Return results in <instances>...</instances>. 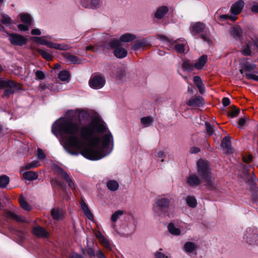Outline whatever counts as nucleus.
Instances as JSON below:
<instances>
[{
    "mask_svg": "<svg viewBox=\"0 0 258 258\" xmlns=\"http://www.w3.org/2000/svg\"><path fill=\"white\" fill-rule=\"evenodd\" d=\"M205 126L207 133L209 134V135H212L214 132V126L211 125L209 122H205Z\"/></svg>",
    "mask_w": 258,
    "mask_h": 258,
    "instance_id": "8fccbe9b",
    "label": "nucleus"
},
{
    "mask_svg": "<svg viewBox=\"0 0 258 258\" xmlns=\"http://www.w3.org/2000/svg\"><path fill=\"white\" fill-rule=\"evenodd\" d=\"M168 11L169 9L167 6H162L159 7L155 12L154 17L157 19H162Z\"/></svg>",
    "mask_w": 258,
    "mask_h": 258,
    "instance_id": "2eb2a0df",
    "label": "nucleus"
},
{
    "mask_svg": "<svg viewBox=\"0 0 258 258\" xmlns=\"http://www.w3.org/2000/svg\"><path fill=\"white\" fill-rule=\"evenodd\" d=\"M32 233L39 238H46L48 236V232L41 226H37L32 229Z\"/></svg>",
    "mask_w": 258,
    "mask_h": 258,
    "instance_id": "4468645a",
    "label": "nucleus"
},
{
    "mask_svg": "<svg viewBox=\"0 0 258 258\" xmlns=\"http://www.w3.org/2000/svg\"><path fill=\"white\" fill-rule=\"evenodd\" d=\"M35 75L37 78L39 80H43L45 78V74L40 71H37L35 72Z\"/></svg>",
    "mask_w": 258,
    "mask_h": 258,
    "instance_id": "13d9d810",
    "label": "nucleus"
},
{
    "mask_svg": "<svg viewBox=\"0 0 258 258\" xmlns=\"http://www.w3.org/2000/svg\"><path fill=\"white\" fill-rule=\"evenodd\" d=\"M168 229L169 232L172 235H179L180 234V229L176 228L172 223H170L168 224Z\"/></svg>",
    "mask_w": 258,
    "mask_h": 258,
    "instance_id": "f704fd0d",
    "label": "nucleus"
},
{
    "mask_svg": "<svg viewBox=\"0 0 258 258\" xmlns=\"http://www.w3.org/2000/svg\"><path fill=\"white\" fill-rule=\"evenodd\" d=\"M2 19L1 22L2 24L5 25H10L12 23V20L11 18L7 15L5 14H2Z\"/></svg>",
    "mask_w": 258,
    "mask_h": 258,
    "instance_id": "37998d69",
    "label": "nucleus"
},
{
    "mask_svg": "<svg viewBox=\"0 0 258 258\" xmlns=\"http://www.w3.org/2000/svg\"><path fill=\"white\" fill-rule=\"evenodd\" d=\"M155 258H168L167 256H166L163 253L159 251H157L154 253Z\"/></svg>",
    "mask_w": 258,
    "mask_h": 258,
    "instance_id": "680f3d73",
    "label": "nucleus"
},
{
    "mask_svg": "<svg viewBox=\"0 0 258 258\" xmlns=\"http://www.w3.org/2000/svg\"><path fill=\"white\" fill-rule=\"evenodd\" d=\"M207 61V56L206 55H202L194 64L195 67L198 70H201L203 69L204 65Z\"/></svg>",
    "mask_w": 258,
    "mask_h": 258,
    "instance_id": "393cba45",
    "label": "nucleus"
},
{
    "mask_svg": "<svg viewBox=\"0 0 258 258\" xmlns=\"http://www.w3.org/2000/svg\"><path fill=\"white\" fill-rule=\"evenodd\" d=\"M243 68L246 72H252L256 68V65L246 61L242 63Z\"/></svg>",
    "mask_w": 258,
    "mask_h": 258,
    "instance_id": "c9c22d12",
    "label": "nucleus"
},
{
    "mask_svg": "<svg viewBox=\"0 0 258 258\" xmlns=\"http://www.w3.org/2000/svg\"><path fill=\"white\" fill-rule=\"evenodd\" d=\"M222 103L224 106L226 107L230 104V100L227 97H224L222 99Z\"/></svg>",
    "mask_w": 258,
    "mask_h": 258,
    "instance_id": "338daca9",
    "label": "nucleus"
},
{
    "mask_svg": "<svg viewBox=\"0 0 258 258\" xmlns=\"http://www.w3.org/2000/svg\"><path fill=\"white\" fill-rule=\"evenodd\" d=\"M251 46V44L250 41L246 44L245 45H243L240 50L241 54L244 56H251L252 54L250 49Z\"/></svg>",
    "mask_w": 258,
    "mask_h": 258,
    "instance_id": "c85d7f7f",
    "label": "nucleus"
},
{
    "mask_svg": "<svg viewBox=\"0 0 258 258\" xmlns=\"http://www.w3.org/2000/svg\"><path fill=\"white\" fill-rule=\"evenodd\" d=\"M105 82L104 77L99 75H95L92 76L90 79L89 85L91 88L94 89H99L104 86Z\"/></svg>",
    "mask_w": 258,
    "mask_h": 258,
    "instance_id": "423d86ee",
    "label": "nucleus"
},
{
    "mask_svg": "<svg viewBox=\"0 0 258 258\" xmlns=\"http://www.w3.org/2000/svg\"><path fill=\"white\" fill-rule=\"evenodd\" d=\"M57 131L61 135L69 136L66 139L67 151L72 155L81 154L87 159L97 160L104 157L106 154L99 144V137L94 133L93 126H81L71 119H68L52 126V132L56 135Z\"/></svg>",
    "mask_w": 258,
    "mask_h": 258,
    "instance_id": "f257e3e1",
    "label": "nucleus"
},
{
    "mask_svg": "<svg viewBox=\"0 0 258 258\" xmlns=\"http://www.w3.org/2000/svg\"><path fill=\"white\" fill-rule=\"evenodd\" d=\"M102 0H81V5L87 9H97L102 5Z\"/></svg>",
    "mask_w": 258,
    "mask_h": 258,
    "instance_id": "6e6552de",
    "label": "nucleus"
},
{
    "mask_svg": "<svg viewBox=\"0 0 258 258\" xmlns=\"http://www.w3.org/2000/svg\"><path fill=\"white\" fill-rule=\"evenodd\" d=\"M230 108L231 109L229 111L228 115L231 117H234L236 116L240 112V109L234 105L231 106Z\"/></svg>",
    "mask_w": 258,
    "mask_h": 258,
    "instance_id": "e433bc0d",
    "label": "nucleus"
},
{
    "mask_svg": "<svg viewBox=\"0 0 258 258\" xmlns=\"http://www.w3.org/2000/svg\"><path fill=\"white\" fill-rule=\"evenodd\" d=\"M206 29V25L202 22H198L191 23L189 30L192 35L205 32Z\"/></svg>",
    "mask_w": 258,
    "mask_h": 258,
    "instance_id": "1a4fd4ad",
    "label": "nucleus"
},
{
    "mask_svg": "<svg viewBox=\"0 0 258 258\" xmlns=\"http://www.w3.org/2000/svg\"><path fill=\"white\" fill-rule=\"evenodd\" d=\"M252 156L251 155L245 156L243 157V160L246 163H249L252 160Z\"/></svg>",
    "mask_w": 258,
    "mask_h": 258,
    "instance_id": "0e129e2a",
    "label": "nucleus"
},
{
    "mask_svg": "<svg viewBox=\"0 0 258 258\" xmlns=\"http://www.w3.org/2000/svg\"><path fill=\"white\" fill-rule=\"evenodd\" d=\"M37 157L39 159H44L45 158V155L44 153L43 152L42 150L38 148L37 149Z\"/></svg>",
    "mask_w": 258,
    "mask_h": 258,
    "instance_id": "bf43d9fd",
    "label": "nucleus"
},
{
    "mask_svg": "<svg viewBox=\"0 0 258 258\" xmlns=\"http://www.w3.org/2000/svg\"><path fill=\"white\" fill-rule=\"evenodd\" d=\"M100 242L105 248L111 250V244L105 238H102V240L100 241Z\"/></svg>",
    "mask_w": 258,
    "mask_h": 258,
    "instance_id": "603ef678",
    "label": "nucleus"
},
{
    "mask_svg": "<svg viewBox=\"0 0 258 258\" xmlns=\"http://www.w3.org/2000/svg\"><path fill=\"white\" fill-rule=\"evenodd\" d=\"M197 171L198 175L205 182V185L209 189L216 188V184L212 177L211 169L209 163L204 160L199 159L197 163Z\"/></svg>",
    "mask_w": 258,
    "mask_h": 258,
    "instance_id": "f03ea898",
    "label": "nucleus"
},
{
    "mask_svg": "<svg viewBox=\"0 0 258 258\" xmlns=\"http://www.w3.org/2000/svg\"><path fill=\"white\" fill-rule=\"evenodd\" d=\"M112 142L113 143V137L110 133L105 134L102 137V148L103 152L104 149H106L110 143Z\"/></svg>",
    "mask_w": 258,
    "mask_h": 258,
    "instance_id": "a211bd4d",
    "label": "nucleus"
},
{
    "mask_svg": "<svg viewBox=\"0 0 258 258\" xmlns=\"http://www.w3.org/2000/svg\"><path fill=\"white\" fill-rule=\"evenodd\" d=\"M19 201L22 208L26 211H30L31 210V208L28 204L23 199L20 198Z\"/></svg>",
    "mask_w": 258,
    "mask_h": 258,
    "instance_id": "49530a36",
    "label": "nucleus"
},
{
    "mask_svg": "<svg viewBox=\"0 0 258 258\" xmlns=\"http://www.w3.org/2000/svg\"><path fill=\"white\" fill-rule=\"evenodd\" d=\"M245 76L247 79L253 80L258 82V76L249 73H245Z\"/></svg>",
    "mask_w": 258,
    "mask_h": 258,
    "instance_id": "6e6d98bb",
    "label": "nucleus"
},
{
    "mask_svg": "<svg viewBox=\"0 0 258 258\" xmlns=\"http://www.w3.org/2000/svg\"><path fill=\"white\" fill-rule=\"evenodd\" d=\"M100 46H99L98 48H96L93 45H89L86 47V50H91L94 52H97L99 50V47Z\"/></svg>",
    "mask_w": 258,
    "mask_h": 258,
    "instance_id": "e2e57ef3",
    "label": "nucleus"
},
{
    "mask_svg": "<svg viewBox=\"0 0 258 258\" xmlns=\"http://www.w3.org/2000/svg\"><path fill=\"white\" fill-rule=\"evenodd\" d=\"M89 125H91L92 127L93 126L94 134H95L96 132L98 133H103L106 131V126L99 121L92 120L88 124L84 125L83 126Z\"/></svg>",
    "mask_w": 258,
    "mask_h": 258,
    "instance_id": "9b49d317",
    "label": "nucleus"
},
{
    "mask_svg": "<svg viewBox=\"0 0 258 258\" xmlns=\"http://www.w3.org/2000/svg\"><path fill=\"white\" fill-rule=\"evenodd\" d=\"M64 57L69 61L73 63H79V58L78 56L72 55L69 52L65 53L63 54Z\"/></svg>",
    "mask_w": 258,
    "mask_h": 258,
    "instance_id": "473e14b6",
    "label": "nucleus"
},
{
    "mask_svg": "<svg viewBox=\"0 0 258 258\" xmlns=\"http://www.w3.org/2000/svg\"><path fill=\"white\" fill-rule=\"evenodd\" d=\"M39 165V162L36 161H34L30 163L27 164L24 167V169L25 170L30 169L36 167Z\"/></svg>",
    "mask_w": 258,
    "mask_h": 258,
    "instance_id": "864d4df0",
    "label": "nucleus"
},
{
    "mask_svg": "<svg viewBox=\"0 0 258 258\" xmlns=\"http://www.w3.org/2000/svg\"><path fill=\"white\" fill-rule=\"evenodd\" d=\"M45 37H33L32 39L37 43L46 45L47 40L45 39Z\"/></svg>",
    "mask_w": 258,
    "mask_h": 258,
    "instance_id": "de8ad7c7",
    "label": "nucleus"
},
{
    "mask_svg": "<svg viewBox=\"0 0 258 258\" xmlns=\"http://www.w3.org/2000/svg\"><path fill=\"white\" fill-rule=\"evenodd\" d=\"M243 239L249 244H257L258 234L257 231L251 228H247L243 237Z\"/></svg>",
    "mask_w": 258,
    "mask_h": 258,
    "instance_id": "39448f33",
    "label": "nucleus"
},
{
    "mask_svg": "<svg viewBox=\"0 0 258 258\" xmlns=\"http://www.w3.org/2000/svg\"><path fill=\"white\" fill-rule=\"evenodd\" d=\"M23 177L28 180H34L38 178V174L33 171H29L23 174Z\"/></svg>",
    "mask_w": 258,
    "mask_h": 258,
    "instance_id": "cd10ccee",
    "label": "nucleus"
},
{
    "mask_svg": "<svg viewBox=\"0 0 258 258\" xmlns=\"http://www.w3.org/2000/svg\"><path fill=\"white\" fill-rule=\"evenodd\" d=\"M185 45L183 44H177L174 46L175 50L179 53H183L185 51Z\"/></svg>",
    "mask_w": 258,
    "mask_h": 258,
    "instance_id": "3c124183",
    "label": "nucleus"
},
{
    "mask_svg": "<svg viewBox=\"0 0 258 258\" xmlns=\"http://www.w3.org/2000/svg\"><path fill=\"white\" fill-rule=\"evenodd\" d=\"M7 34L9 37V40L12 45L22 46L27 42V39L21 35L9 32H7Z\"/></svg>",
    "mask_w": 258,
    "mask_h": 258,
    "instance_id": "0eeeda50",
    "label": "nucleus"
},
{
    "mask_svg": "<svg viewBox=\"0 0 258 258\" xmlns=\"http://www.w3.org/2000/svg\"><path fill=\"white\" fill-rule=\"evenodd\" d=\"M197 248V244L192 242H186L184 245V250L188 253H191Z\"/></svg>",
    "mask_w": 258,
    "mask_h": 258,
    "instance_id": "c756f323",
    "label": "nucleus"
},
{
    "mask_svg": "<svg viewBox=\"0 0 258 258\" xmlns=\"http://www.w3.org/2000/svg\"><path fill=\"white\" fill-rule=\"evenodd\" d=\"M182 69L184 72H191L194 70L195 64L188 59L185 60L181 65Z\"/></svg>",
    "mask_w": 258,
    "mask_h": 258,
    "instance_id": "b1692460",
    "label": "nucleus"
},
{
    "mask_svg": "<svg viewBox=\"0 0 258 258\" xmlns=\"http://www.w3.org/2000/svg\"><path fill=\"white\" fill-rule=\"evenodd\" d=\"M220 19L221 20H227L228 19H231L232 21H235L236 18L235 17H232L227 15H222L220 16Z\"/></svg>",
    "mask_w": 258,
    "mask_h": 258,
    "instance_id": "774afa93",
    "label": "nucleus"
},
{
    "mask_svg": "<svg viewBox=\"0 0 258 258\" xmlns=\"http://www.w3.org/2000/svg\"><path fill=\"white\" fill-rule=\"evenodd\" d=\"M244 3L243 1L241 0L238 1L232 5L230 11L234 15H238L242 11L244 7Z\"/></svg>",
    "mask_w": 258,
    "mask_h": 258,
    "instance_id": "dca6fc26",
    "label": "nucleus"
},
{
    "mask_svg": "<svg viewBox=\"0 0 258 258\" xmlns=\"http://www.w3.org/2000/svg\"><path fill=\"white\" fill-rule=\"evenodd\" d=\"M201 151V149L200 148L197 147H191L189 149V153L190 154H196Z\"/></svg>",
    "mask_w": 258,
    "mask_h": 258,
    "instance_id": "052dcab7",
    "label": "nucleus"
},
{
    "mask_svg": "<svg viewBox=\"0 0 258 258\" xmlns=\"http://www.w3.org/2000/svg\"><path fill=\"white\" fill-rule=\"evenodd\" d=\"M5 216L8 218L13 219L18 222H25V218L24 217L20 215H18L15 213L7 211L5 212Z\"/></svg>",
    "mask_w": 258,
    "mask_h": 258,
    "instance_id": "6ab92c4d",
    "label": "nucleus"
},
{
    "mask_svg": "<svg viewBox=\"0 0 258 258\" xmlns=\"http://www.w3.org/2000/svg\"><path fill=\"white\" fill-rule=\"evenodd\" d=\"M136 38V37L135 35L130 33H126L123 35H122L120 37L119 41L124 42H129L135 40Z\"/></svg>",
    "mask_w": 258,
    "mask_h": 258,
    "instance_id": "7c9ffc66",
    "label": "nucleus"
},
{
    "mask_svg": "<svg viewBox=\"0 0 258 258\" xmlns=\"http://www.w3.org/2000/svg\"><path fill=\"white\" fill-rule=\"evenodd\" d=\"M10 182L9 177L6 175H3L0 176V187H5Z\"/></svg>",
    "mask_w": 258,
    "mask_h": 258,
    "instance_id": "58836bf2",
    "label": "nucleus"
},
{
    "mask_svg": "<svg viewBox=\"0 0 258 258\" xmlns=\"http://www.w3.org/2000/svg\"><path fill=\"white\" fill-rule=\"evenodd\" d=\"M230 33L231 35L236 40H241L242 39V31L238 25H234L231 27Z\"/></svg>",
    "mask_w": 258,
    "mask_h": 258,
    "instance_id": "ddd939ff",
    "label": "nucleus"
},
{
    "mask_svg": "<svg viewBox=\"0 0 258 258\" xmlns=\"http://www.w3.org/2000/svg\"><path fill=\"white\" fill-rule=\"evenodd\" d=\"M58 171H59L60 174L62 176V177L64 178L66 181L68 183L72 179V178L69 176V174L62 168H58Z\"/></svg>",
    "mask_w": 258,
    "mask_h": 258,
    "instance_id": "a18cd8bd",
    "label": "nucleus"
},
{
    "mask_svg": "<svg viewBox=\"0 0 258 258\" xmlns=\"http://www.w3.org/2000/svg\"><path fill=\"white\" fill-rule=\"evenodd\" d=\"M251 11L253 13L258 14V1H253L252 2V6L251 8Z\"/></svg>",
    "mask_w": 258,
    "mask_h": 258,
    "instance_id": "4d7b16f0",
    "label": "nucleus"
},
{
    "mask_svg": "<svg viewBox=\"0 0 258 258\" xmlns=\"http://www.w3.org/2000/svg\"><path fill=\"white\" fill-rule=\"evenodd\" d=\"M37 51L39 53L42 55L43 58L47 60H50L52 59V56L47 51L41 49H38Z\"/></svg>",
    "mask_w": 258,
    "mask_h": 258,
    "instance_id": "ea45409f",
    "label": "nucleus"
},
{
    "mask_svg": "<svg viewBox=\"0 0 258 258\" xmlns=\"http://www.w3.org/2000/svg\"><path fill=\"white\" fill-rule=\"evenodd\" d=\"M187 104L192 107H200L204 104V99L201 96L196 97L187 102Z\"/></svg>",
    "mask_w": 258,
    "mask_h": 258,
    "instance_id": "f3484780",
    "label": "nucleus"
},
{
    "mask_svg": "<svg viewBox=\"0 0 258 258\" xmlns=\"http://www.w3.org/2000/svg\"><path fill=\"white\" fill-rule=\"evenodd\" d=\"M0 88H5L4 96L8 97L16 91L21 90L22 86L20 83L12 80H0Z\"/></svg>",
    "mask_w": 258,
    "mask_h": 258,
    "instance_id": "20e7f679",
    "label": "nucleus"
},
{
    "mask_svg": "<svg viewBox=\"0 0 258 258\" xmlns=\"http://www.w3.org/2000/svg\"><path fill=\"white\" fill-rule=\"evenodd\" d=\"M107 187L111 191H115L118 189L119 184L118 182L114 180H109L107 182Z\"/></svg>",
    "mask_w": 258,
    "mask_h": 258,
    "instance_id": "72a5a7b5",
    "label": "nucleus"
},
{
    "mask_svg": "<svg viewBox=\"0 0 258 258\" xmlns=\"http://www.w3.org/2000/svg\"><path fill=\"white\" fill-rule=\"evenodd\" d=\"M17 27L21 31H26L29 30L28 26L26 25L19 24Z\"/></svg>",
    "mask_w": 258,
    "mask_h": 258,
    "instance_id": "69168bd1",
    "label": "nucleus"
},
{
    "mask_svg": "<svg viewBox=\"0 0 258 258\" xmlns=\"http://www.w3.org/2000/svg\"><path fill=\"white\" fill-rule=\"evenodd\" d=\"M81 207L83 211L84 214L87 216V217L89 220H93V215L90 210L88 205L86 204V203L82 200L81 202Z\"/></svg>",
    "mask_w": 258,
    "mask_h": 258,
    "instance_id": "412c9836",
    "label": "nucleus"
},
{
    "mask_svg": "<svg viewBox=\"0 0 258 258\" xmlns=\"http://www.w3.org/2000/svg\"><path fill=\"white\" fill-rule=\"evenodd\" d=\"M153 121L152 118L150 116L143 117L141 119V122L145 126L150 125Z\"/></svg>",
    "mask_w": 258,
    "mask_h": 258,
    "instance_id": "79ce46f5",
    "label": "nucleus"
},
{
    "mask_svg": "<svg viewBox=\"0 0 258 258\" xmlns=\"http://www.w3.org/2000/svg\"><path fill=\"white\" fill-rule=\"evenodd\" d=\"M203 180L196 174H190L187 178L186 182L191 187H195L200 185Z\"/></svg>",
    "mask_w": 258,
    "mask_h": 258,
    "instance_id": "f8f14e48",
    "label": "nucleus"
},
{
    "mask_svg": "<svg viewBox=\"0 0 258 258\" xmlns=\"http://www.w3.org/2000/svg\"><path fill=\"white\" fill-rule=\"evenodd\" d=\"M103 50L104 48L113 49L114 55L117 58H122L125 57L127 53V50L121 47L120 42L116 39H113L109 41L105 42L103 44Z\"/></svg>",
    "mask_w": 258,
    "mask_h": 258,
    "instance_id": "7ed1b4c3",
    "label": "nucleus"
},
{
    "mask_svg": "<svg viewBox=\"0 0 258 258\" xmlns=\"http://www.w3.org/2000/svg\"><path fill=\"white\" fill-rule=\"evenodd\" d=\"M221 146L226 149V152L228 153L231 150V141L229 136H225L222 140Z\"/></svg>",
    "mask_w": 258,
    "mask_h": 258,
    "instance_id": "bb28decb",
    "label": "nucleus"
},
{
    "mask_svg": "<svg viewBox=\"0 0 258 258\" xmlns=\"http://www.w3.org/2000/svg\"><path fill=\"white\" fill-rule=\"evenodd\" d=\"M70 77L69 72L66 70L60 71L58 74V78L62 81H68Z\"/></svg>",
    "mask_w": 258,
    "mask_h": 258,
    "instance_id": "4c0bfd02",
    "label": "nucleus"
},
{
    "mask_svg": "<svg viewBox=\"0 0 258 258\" xmlns=\"http://www.w3.org/2000/svg\"><path fill=\"white\" fill-rule=\"evenodd\" d=\"M123 214V211L121 210H118L116 211L114 213H113L111 217V219L112 221L115 222H116L119 218L120 216Z\"/></svg>",
    "mask_w": 258,
    "mask_h": 258,
    "instance_id": "09e8293b",
    "label": "nucleus"
},
{
    "mask_svg": "<svg viewBox=\"0 0 258 258\" xmlns=\"http://www.w3.org/2000/svg\"><path fill=\"white\" fill-rule=\"evenodd\" d=\"M148 45V42L145 39L136 41L132 46L131 48L136 50L142 48Z\"/></svg>",
    "mask_w": 258,
    "mask_h": 258,
    "instance_id": "4be33fe9",
    "label": "nucleus"
},
{
    "mask_svg": "<svg viewBox=\"0 0 258 258\" xmlns=\"http://www.w3.org/2000/svg\"><path fill=\"white\" fill-rule=\"evenodd\" d=\"M193 81L199 90L200 93L203 94L205 88L201 78L199 76H195L193 78Z\"/></svg>",
    "mask_w": 258,
    "mask_h": 258,
    "instance_id": "5701e85b",
    "label": "nucleus"
},
{
    "mask_svg": "<svg viewBox=\"0 0 258 258\" xmlns=\"http://www.w3.org/2000/svg\"><path fill=\"white\" fill-rule=\"evenodd\" d=\"M187 205L191 208H195L197 205V201L194 196H188L185 198Z\"/></svg>",
    "mask_w": 258,
    "mask_h": 258,
    "instance_id": "2f4dec72",
    "label": "nucleus"
},
{
    "mask_svg": "<svg viewBox=\"0 0 258 258\" xmlns=\"http://www.w3.org/2000/svg\"><path fill=\"white\" fill-rule=\"evenodd\" d=\"M114 75L116 79L122 81H127L131 79L130 74L124 69H116L114 73Z\"/></svg>",
    "mask_w": 258,
    "mask_h": 258,
    "instance_id": "9d476101",
    "label": "nucleus"
},
{
    "mask_svg": "<svg viewBox=\"0 0 258 258\" xmlns=\"http://www.w3.org/2000/svg\"><path fill=\"white\" fill-rule=\"evenodd\" d=\"M70 48L69 46L67 44H61L55 43L54 48L58 50H66L69 49Z\"/></svg>",
    "mask_w": 258,
    "mask_h": 258,
    "instance_id": "5fc2aeb1",
    "label": "nucleus"
},
{
    "mask_svg": "<svg viewBox=\"0 0 258 258\" xmlns=\"http://www.w3.org/2000/svg\"><path fill=\"white\" fill-rule=\"evenodd\" d=\"M62 215V211L58 208H53L51 211V215L54 220H59L61 219Z\"/></svg>",
    "mask_w": 258,
    "mask_h": 258,
    "instance_id": "a878e982",
    "label": "nucleus"
},
{
    "mask_svg": "<svg viewBox=\"0 0 258 258\" xmlns=\"http://www.w3.org/2000/svg\"><path fill=\"white\" fill-rule=\"evenodd\" d=\"M20 18L21 20L23 22L26 23L29 25H31L32 19L31 16L28 14H21L20 15Z\"/></svg>",
    "mask_w": 258,
    "mask_h": 258,
    "instance_id": "a19ab883",
    "label": "nucleus"
},
{
    "mask_svg": "<svg viewBox=\"0 0 258 258\" xmlns=\"http://www.w3.org/2000/svg\"><path fill=\"white\" fill-rule=\"evenodd\" d=\"M156 203L161 210H167L169 207L170 200L167 198H161L157 200Z\"/></svg>",
    "mask_w": 258,
    "mask_h": 258,
    "instance_id": "aec40b11",
    "label": "nucleus"
},
{
    "mask_svg": "<svg viewBox=\"0 0 258 258\" xmlns=\"http://www.w3.org/2000/svg\"><path fill=\"white\" fill-rule=\"evenodd\" d=\"M200 38L202 39L204 41L207 42L209 45L211 44L212 41L210 39L209 34L208 33L207 31H205V32L202 33L200 35Z\"/></svg>",
    "mask_w": 258,
    "mask_h": 258,
    "instance_id": "c03bdc74",
    "label": "nucleus"
}]
</instances>
